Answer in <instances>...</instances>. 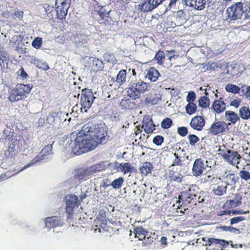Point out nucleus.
Returning a JSON list of instances; mask_svg holds the SVG:
<instances>
[{
	"mask_svg": "<svg viewBox=\"0 0 250 250\" xmlns=\"http://www.w3.org/2000/svg\"><path fill=\"white\" fill-rule=\"evenodd\" d=\"M106 135L104 128L100 127L98 124L85 125L71 146L72 151L75 154L80 155L92 150L98 144H104L106 142Z\"/></svg>",
	"mask_w": 250,
	"mask_h": 250,
	"instance_id": "1",
	"label": "nucleus"
},
{
	"mask_svg": "<svg viewBox=\"0 0 250 250\" xmlns=\"http://www.w3.org/2000/svg\"><path fill=\"white\" fill-rule=\"evenodd\" d=\"M32 86L30 84H18L15 87H10L8 90L9 100L12 102L21 100L31 91Z\"/></svg>",
	"mask_w": 250,
	"mask_h": 250,
	"instance_id": "2",
	"label": "nucleus"
},
{
	"mask_svg": "<svg viewBox=\"0 0 250 250\" xmlns=\"http://www.w3.org/2000/svg\"><path fill=\"white\" fill-rule=\"evenodd\" d=\"M244 12L243 3L241 2H236L227 8L226 21L230 23H233L241 19Z\"/></svg>",
	"mask_w": 250,
	"mask_h": 250,
	"instance_id": "3",
	"label": "nucleus"
},
{
	"mask_svg": "<svg viewBox=\"0 0 250 250\" xmlns=\"http://www.w3.org/2000/svg\"><path fill=\"white\" fill-rule=\"evenodd\" d=\"M148 85L142 81L131 82L127 90L128 95L134 100L138 99L141 93H144L148 89Z\"/></svg>",
	"mask_w": 250,
	"mask_h": 250,
	"instance_id": "4",
	"label": "nucleus"
},
{
	"mask_svg": "<svg viewBox=\"0 0 250 250\" xmlns=\"http://www.w3.org/2000/svg\"><path fill=\"white\" fill-rule=\"evenodd\" d=\"M206 181H209L212 192L215 195L222 196L226 193L227 186L220 181V179L208 175Z\"/></svg>",
	"mask_w": 250,
	"mask_h": 250,
	"instance_id": "5",
	"label": "nucleus"
},
{
	"mask_svg": "<svg viewBox=\"0 0 250 250\" xmlns=\"http://www.w3.org/2000/svg\"><path fill=\"white\" fill-rule=\"evenodd\" d=\"M53 144V142H52V144H50L46 145L42 150L41 155H38L33 158L31 161L28 163H27L26 165L23 166L22 168H21L19 172H21L25 169L26 168L35 165L38 162H41L43 160L47 159L49 156H51V154H53L52 152V145Z\"/></svg>",
	"mask_w": 250,
	"mask_h": 250,
	"instance_id": "6",
	"label": "nucleus"
},
{
	"mask_svg": "<svg viewBox=\"0 0 250 250\" xmlns=\"http://www.w3.org/2000/svg\"><path fill=\"white\" fill-rule=\"evenodd\" d=\"M208 161H204L201 158L195 159L192 168L193 175L198 177L202 175L204 172L210 170L211 166H208Z\"/></svg>",
	"mask_w": 250,
	"mask_h": 250,
	"instance_id": "7",
	"label": "nucleus"
},
{
	"mask_svg": "<svg viewBox=\"0 0 250 250\" xmlns=\"http://www.w3.org/2000/svg\"><path fill=\"white\" fill-rule=\"evenodd\" d=\"M95 98L93 92L91 90L83 89L81 100V111L87 112V109L91 106Z\"/></svg>",
	"mask_w": 250,
	"mask_h": 250,
	"instance_id": "8",
	"label": "nucleus"
},
{
	"mask_svg": "<svg viewBox=\"0 0 250 250\" xmlns=\"http://www.w3.org/2000/svg\"><path fill=\"white\" fill-rule=\"evenodd\" d=\"M65 210L68 216L67 219H69L74 213V210L79 205L78 198L77 196L70 194L65 196Z\"/></svg>",
	"mask_w": 250,
	"mask_h": 250,
	"instance_id": "9",
	"label": "nucleus"
},
{
	"mask_svg": "<svg viewBox=\"0 0 250 250\" xmlns=\"http://www.w3.org/2000/svg\"><path fill=\"white\" fill-rule=\"evenodd\" d=\"M225 186L235 187L239 177L229 171H225L218 178Z\"/></svg>",
	"mask_w": 250,
	"mask_h": 250,
	"instance_id": "10",
	"label": "nucleus"
},
{
	"mask_svg": "<svg viewBox=\"0 0 250 250\" xmlns=\"http://www.w3.org/2000/svg\"><path fill=\"white\" fill-rule=\"evenodd\" d=\"M134 233L136 238H138L139 240H143L145 241L143 242V246H146L150 244L153 242V238L148 235V232L142 227L136 228L134 230Z\"/></svg>",
	"mask_w": 250,
	"mask_h": 250,
	"instance_id": "11",
	"label": "nucleus"
},
{
	"mask_svg": "<svg viewBox=\"0 0 250 250\" xmlns=\"http://www.w3.org/2000/svg\"><path fill=\"white\" fill-rule=\"evenodd\" d=\"M202 240L203 241V245L211 246L214 244L216 248H221L220 250H223V248L227 246L229 243H232L231 241H226L223 239H218L213 238H202Z\"/></svg>",
	"mask_w": 250,
	"mask_h": 250,
	"instance_id": "12",
	"label": "nucleus"
},
{
	"mask_svg": "<svg viewBox=\"0 0 250 250\" xmlns=\"http://www.w3.org/2000/svg\"><path fill=\"white\" fill-rule=\"evenodd\" d=\"M71 0H56L55 5L58 6V12L60 18H65Z\"/></svg>",
	"mask_w": 250,
	"mask_h": 250,
	"instance_id": "13",
	"label": "nucleus"
},
{
	"mask_svg": "<svg viewBox=\"0 0 250 250\" xmlns=\"http://www.w3.org/2000/svg\"><path fill=\"white\" fill-rule=\"evenodd\" d=\"M241 156L237 151L229 150L224 154V160L230 165L236 166L239 164Z\"/></svg>",
	"mask_w": 250,
	"mask_h": 250,
	"instance_id": "14",
	"label": "nucleus"
},
{
	"mask_svg": "<svg viewBox=\"0 0 250 250\" xmlns=\"http://www.w3.org/2000/svg\"><path fill=\"white\" fill-rule=\"evenodd\" d=\"M206 0H182L181 3L187 6L193 7L197 10H202L206 5Z\"/></svg>",
	"mask_w": 250,
	"mask_h": 250,
	"instance_id": "15",
	"label": "nucleus"
},
{
	"mask_svg": "<svg viewBox=\"0 0 250 250\" xmlns=\"http://www.w3.org/2000/svg\"><path fill=\"white\" fill-rule=\"evenodd\" d=\"M70 39L77 47L82 46L89 41L88 36L82 33H76L72 35Z\"/></svg>",
	"mask_w": 250,
	"mask_h": 250,
	"instance_id": "16",
	"label": "nucleus"
},
{
	"mask_svg": "<svg viewBox=\"0 0 250 250\" xmlns=\"http://www.w3.org/2000/svg\"><path fill=\"white\" fill-rule=\"evenodd\" d=\"M89 167L86 168H80L77 170L75 175V179L80 182L86 180L92 176Z\"/></svg>",
	"mask_w": 250,
	"mask_h": 250,
	"instance_id": "17",
	"label": "nucleus"
},
{
	"mask_svg": "<svg viewBox=\"0 0 250 250\" xmlns=\"http://www.w3.org/2000/svg\"><path fill=\"white\" fill-rule=\"evenodd\" d=\"M45 226L48 229L54 227H61L63 224V221L60 217H48L45 220Z\"/></svg>",
	"mask_w": 250,
	"mask_h": 250,
	"instance_id": "18",
	"label": "nucleus"
},
{
	"mask_svg": "<svg viewBox=\"0 0 250 250\" xmlns=\"http://www.w3.org/2000/svg\"><path fill=\"white\" fill-rule=\"evenodd\" d=\"M205 121L201 116H197L192 118L190 123V126L194 129L201 131L205 125Z\"/></svg>",
	"mask_w": 250,
	"mask_h": 250,
	"instance_id": "19",
	"label": "nucleus"
},
{
	"mask_svg": "<svg viewBox=\"0 0 250 250\" xmlns=\"http://www.w3.org/2000/svg\"><path fill=\"white\" fill-rule=\"evenodd\" d=\"M226 124L223 122H217L213 123L209 128L210 132L213 135L223 133L225 129Z\"/></svg>",
	"mask_w": 250,
	"mask_h": 250,
	"instance_id": "20",
	"label": "nucleus"
},
{
	"mask_svg": "<svg viewBox=\"0 0 250 250\" xmlns=\"http://www.w3.org/2000/svg\"><path fill=\"white\" fill-rule=\"evenodd\" d=\"M118 171H121L124 174L128 173L137 172V170L132 165L129 163H122L119 164L117 166Z\"/></svg>",
	"mask_w": 250,
	"mask_h": 250,
	"instance_id": "21",
	"label": "nucleus"
},
{
	"mask_svg": "<svg viewBox=\"0 0 250 250\" xmlns=\"http://www.w3.org/2000/svg\"><path fill=\"white\" fill-rule=\"evenodd\" d=\"M191 188V187L190 188L188 191L184 192L182 195L184 198L183 201L186 205L192 204L196 205L197 198L196 194L192 193Z\"/></svg>",
	"mask_w": 250,
	"mask_h": 250,
	"instance_id": "22",
	"label": "nucleus"
},
{
	"mask_svg": "<svg viewBox=\"0 0 250 250\" xmlns=\"http://www.w3.org/2000/svg\"><path fill=\"white\" fill-rule=\"evenodd\" d=\"M9 60L8 52L2 45H0V66L1 68L7 67Z\"/></svg>",
	"mask_w": 250,
	"mask_h": 250,
	"instance_id": "23",
	"label": "nucleus"
},
{
	"mask_svg": "<svg viewBox=\"0 0 250 250\" xmlns=\"http://www.w3.org/2000/svg\"><path fill=\"white\" fill-rule=\"evenodd\" d=\"M155 125L153 124L152 119L146 118L144 119L142 128H144V131L147 134L152 133L155 130Z\"/></svg>",
	"mask_w": 250,
	"mask_h": 250,
	"instance_id": "24",
	"label": "nucleus"
},
{
	"mask_svg": "<svg viewBox=\"0 0 250 250\" xmlns=\"http://www.w3.org/2000/svg\"><path fill=\"white\" fill-rule=\"evenodd\" d=\"M211 107L217 113H220L226 109V104L223 98H220L219 100L213 102Z\"/></svg>",
	"mask_w": 250,
	"mask_h": 250,
	"instance_id": "25",
	"label": "nucleus"
},
{
	"mask_svg": "<svg viewBox=\"0 0 250 250\" xmlns=\"http://www.w3.org/2000/svg\"><path fill=\"white\" fill-rule=\"evenodd\" d=\"M61 115L62 113L53 112L48 115L46 119V121L50 125H57L60 123L62 120L61 119Z\"/></svg>",
	"mask_w": 250,
	"mask_h": 250,
	"instance_id": "26",
	"label": "nucleus"
},
{
	"mask_svg": "<svg viewBox=\"0 0 250 250\" xmlns=\"http://www.w3.org/2000/svg\"><path fill=\"white\" fill-rule=\"evenodd\" d=\"M99 214H101V216L96 218V219L94 221V223L96 224V226L99 225L101 227L104 228L107 223L106 215L104 210H100Z\"/></svg>",
	"mask_w": 250,
	"mask_h": 250,
	"instance_id": "27",
	"label": "nucleus"
},
{
	"mask_svg": "<svg viewBox=\"0 0 250 250\" xmlns=\"http://www.w3.org/2000/svg\"><path fill=\"white\" fill-rule=\"evenodd\" d=\"M160 73L159 71L154 67H150L147 71L146 77L151 82H156Z\"/></svg>",
	"mask_w": 250,
	"mask_h": 250,
	"instance_id": "28",
	"label": "nucleus"
},
{
	"mask_svg": "<svg viewBox=\"0 0 250 250\" xmlns=\"http://www.w3.org/2000/svg\"><path fill=\"white\" fill-rule=\"evenodd\" d=\"M242 196L239 194H235L234 195V198L228 201L227 203L231 208H234L241 204Z\"/></svg>",
	"mask_w": 250,
	"mask_h": 250,
	"instance_id": "29",
	"label": "nucleus"
},
{
	"mask_svg": "<svg viewBox=\"0 0 250 250\" xmlns=\"http://www.w3.org/2000/svg\"><path fill=\"white\" fill-rule=\"evenodd\" d=\"M44 8L45 10V11L49 17L51 16L52 18L54 15H55L58 19L60 20L62 19L63 18H60V14H59V12H58V6H57L56 9H54L53 6H50L48 4H45L44 6Z\"/></svg>",
	"mask_w": 250,
	"mask_h": 250,
	"instance_id": "30",
	"label": "nucleus"
},
{
	"mask_svg": "<svg viewBox=\"0 0 250 250\" xmlns=\"http://www.w3.org/2000/svg\"><path fill=\"white\" fill-rule=\"evenodd\" d=\"M152 169V165L150 162H146L143 163L140 167V171L143 174L146 176L148 173H151Z\"/></svg>",
	"mask_w": 250,
	"mask_h": 250,
	"instance_id": "31",
	"label": "nucleus"
},
{
	"mask_svg": "<svg viewBox=\"0 0 250 250\" xmlns=\"http://www.w3.org/2000/svg\"><path fill=\"white\" fill-rule=\"evenodd\" d=\"M225 116L227 119L230 121L232 124H234L237 121L240 120L238 115L232 111H227L225 112Z\"/></svg>",
	"mask_w": 250,
	"mask_h": 250,
	"instance_id": "32",
	"label": "nucleus"
},
{
	"mask_svg": "<svg viewBox=\"0 0 250 250\" xmlns=\"http://www.w3.org/2000/svg\"><path fill=\"white\" fill-rule=\"evenodd\" d=\"M152 7L153 6H150L148 4L147 0H144L137 5V9L141 12H148L152 11L151 9Z\"/></svg>",
	"mask_w": 250,
	"mask_h": 250,
	"instance_id": "33",
	"label": "nucleus"
},
{
	"mask_svg": "<svg viewBox=\"0 0 250 250\" xmlns=\"http://www.w3.org/2000/svg\"><path fill=\"white\" fill-rule=\"evenodd\" d=\"M106 165L104 162H101L89 167L91 172L93 175L94 173L101 171L105 168Z\"/></svg>",
	"mask_w": 250,
	"mask_h": 250,
	"instance_id": "34",
	"label": "nucleus"
},
{
	"mask_svg": "<svg viewBox=\"0 0 250 250\" xmlns=\"http://www.w3.org/2000/svg\"><path fill=\"white\" fill-rule=\"evenodd\" d=\"M124 182V179L123 177H120L117 179L113 180L110 184L107 185L106 186H111L112 188L114 189H119L121 188L123 183Z\"/></svg>",
	"mask_w": 250,
	"mask_h": 250,
	"instance_id": "35",
	"label": "nucleus"
},
{
	"mask_svg": "<svg viewBox=\"0 0 250 250\" xmlns=\"http://www.w3.org/2000/svg\"><path fill=\"white\" fill-rule=\"evenodd\" d=\"M239 115L242 119L248 120L250 117V109L248 107L243 106L239 109Z\"/></svg>",
	"mask_w": 250,
	"mask_h": 250,
	"instance_id": "36",
	"label": "nucleus"
},
{
	"mask_svg": "<svg viewBox=\"0 0 250 250\" xmlns=\"http://www.w3.org/2000/svg\"><path fill=\"white\" fill-rule=\"evenodd\" d=\"M126 72L125 70H121L118 73L116 77V82L122 85L125 82Z\"/></svg>",
	"mask_w": 250,
	"mask_h": 250,
	"instance_id": "37",
	"label": "nucleus"
},
{
	"mask_svg": "<svg viewBox=\"0 0 250 250\" xmlns=\"http://www.w3.org/2000/svg\"><path fill=\"white\" fill-rule=\"evenodd\" d=\"M240 177L244 181H248L250 180V171L243 167L239 172Z\"/></svg>",
	"mask_w": 250,
	"mask_h": 250,
	"instance_id": "38",
	"label": "nucleus"
},
{
	"mask_svg": "<svg viewBox=\"0 0 250 250\" xmlns=\"http://www.w3.org/2000/svg\"><path fill=\"white\" fill-rule=\"evenodd\" d=\"M91 67L92 69L95 70H101L103 68V62L98 59H93Z\"/></svg>",
	"mask_w": 250,
	"mask_h": 250,
	"instance_id": "39",
	"label": "nucleus"
},
{
	"mask_svg": "<svg viewBox=\"0 0 250 250\" xmlns=\"http://www.w3.org/2000/svg\"><path fill=\"white\" fill-rule=\"evenodd\" d=\"M209 99L206 96H202L198 100V104L200 107L207 108L209 105Z\"/></svg>",
	"mask_w": 250,
	"mask_h": 250,
	"instance_id": "40",
	"label": "nucleus"
},
{
	"mask_svg": "<svg viewBox=\"0 0 250 250\" xmlns=\"http://www.w3.org/2000/svg\"><path fill=\"white\" fill-rule=\"evenodd\" d=\"M109 12L110 11H106L104 8L102 7L98 11L97 13L102 19L106 21H108L109 19Z\"/></svg>",
	"mask_w": 250,
	"mask_h": 250,
	"instance_id": "41",
	"label": "nucleus"
},
{
	"mask_svg": "<svg viewBox=\"0 0 250 250\" xmlns=\"http://www.w3.org/2000/svg\"><path fill=\"white\" fill-rule=\"evenodd\" d=\"M197 106L194 103H188L186 106V112L189 115H192L195 112Z\"/></svg>",
	"mask_w": 250,
	"mask_h": 250,
	"instance_id": "42",
	"label": "nucleus"
},
{
	"mask_svg": "<svg viewBox=\"0 0 250 250\" xmlns=\"http://www.w3.org/2000/svg\"><path fill=\"white\" fill-rule=\"evenodd\" d=\"M120 106L123 109L132 108L133 103L129 99H124L121 101Z\"/></svg>",
	"mask_w": 250,
	"mask_h": 250,
	"instance_id": "43",
	"label": "nucleus"
},
{
	"mask_svg": "<svg viewBox=\"0 0 250 250\" xmlns=\"http://www.w3.org/2000/svg\"><path fill=\"white\" fill-rule=\"evenodd\" d=\"M226 91L233 93H238L239 92L240 88L236 85L232 84H227L225 86Z\"/></svg>",
	"mask_w": 250,
	"mask_h": 250,
	"instance_id": "44",
	"label": "nucleus"
},
{
	"mask_svg": "<svg viewBox=\"0 0 250 250\" xmlns=\"http://www.w3.org/2000/svg\"><path fill=\"white\" fill-rule=\"evenodd\" d=\"M172 125V121L169 118H166L164 119L161 124V127L163 129H168L170 128Z\"/></svg>",
	"mask_w": 250,
	"mask_h": 250,
	"instance_id": "45",
	"label": "nucleus"
},
{
	"mask_svg": "<svg viewBox=\"0 0 250 250\" xmlns=\"http://www.w3.org/2000/svg\"><path fill=\"white\" fill-rule=\"evenodd\" d=\"M165 56L163 51H159L155 56L154 60L157 61V63L159 64H163V60L165 58Z\"/></svg>",
	"mask_w": 250,
	"mask_h": 250,
	"instance_id": "46",
	"label": "nucleus"
},
{
	"mask_svg": "<svg viewBox=\"0 0 250 250\" xmlns=\"http://www.w3.org/2000/svg\"><path fill=\"white\" fill-rule=\"evenodd\" d=\"M160 100L159 95H154L152 96L147 97L146 98V102L151 104H156L158 103V101Z\"/></svg>",
	"mask_w": 250,
	"mask_h": 250,
	"instance_id": "47",
	"label": "nucleus"
},
{
	"mask_svg": "<svg viewBox=\"0 0 250 250\" xmlns=\"http://www.w3.org/2000/svg\"><path fill=\"white\" fill-rule=\"evenodd\" d=\"M36 66L39 68L42 69L44 70H47L49 69V67L47 63L43 60H39L36 64Z\"/></svg>",
	"mask_w": 250,
	"mask_h": 250,
	"instance_id": "48",
	"label": "nucleus"
},
{
	"mask_svg": "<svg viewBox=\"0 0 250 250\" xmlns=\"http://www.w3.org/2000/svg\"><path fill=\"white\" fill-rule=\"evenodd\" d=\"M42 42V39L41 38L37 37L33 40L32 42V45L34 48L39 49L41 47Z\"/></svg>",
	"mask_w": 250,
	"mask_h": 250,
	"instance_id": "49",
	"label": "nucleus"
},
{
	"mask_svg": "<svg viewBox=\"0 0 250 250\" xmlns=\"http://www.w3.org/2000/svg\"><path fill=\"white\" fill-rule=\"evenodd\" d=\"M196 99V95L194 91H190L188 92V95L186 98V100L188 103H193V101Z\"/></svg>",
	"mask_w": 250,
	"mask_h": 250,
	"instance_id": "50",
	"label": "nucleus"
},
{
	"mask_svg": "<svg viewBox=\"0 0 250 250\" xmlns=\"http://www.w3.org/2000/svg\"><path fill=\"white\" fill-rule=\"evenodd\" d=\"M188 139L189 144L191 146H194L197 142L199 141V138L195 135L191 134L188 136Z\"/></svg>",
	"mask_w": 250,
	"mask_h": 250,
	"instance_id": "51",
	"label": "nucleus"
},
{
	"mask_svg": "<svg viewBox=\"0 0 250 250\" xmlns=\"http://www.w3.org/2000/svg\"><path fill=\"white\" fill-rule=\"evenodd\" d=\"M23 12L18 10H16L14 13H11V16L14 19L18 18L21 19L23 17Z\"/></svg>",
	"mask_w": 250,
	"mask_h": 250,
	"instance_id": "52",
	"label": "nucleus"
},
{
	"mask_svg": "<svg viewBox=\"0 0 250 250\" xmlns=\"http://www.w3.org/2000/svg\"><path fill=\"white\" fill-rule=\"evenodd\" d=\"M164 142V138L160 135H157L153 139V143L157 146H160Z\"/></svg>",
	"mask_w": 250,
	"mask_h": 250,
	"instance_id": "53",
	"label": "nucleus"
},
{
	"mask_svg": "<svg viewBox=\"0 0 250 250\" xmlns=\"http://www.w3.org/2000/svg\"><path fill=\"white\" fill-rule=\"evenodd\" d=\"M222 228L223 230L225 231H230L236 234H239L240 233V230L238 229L233 228L232 227L223 226Z\"/></svg>",
	"mask_w": 250,
	"mask_h": 250,
	"instance_id": "54",
	"label": "nucleus"
},
{
	"mask_svg": "<svg viewBox=\"0 0 250 250\" xmlns=\"http://www.w3.org/2000/svg\"><path fill=\"white\" fill-rule=\"evenodd\" d=\"M177 131L179 135L182 137H184L186 136L188 133V129L184 126L179 127L177 129Z\"/></svg>",
	"mask_w": 250,
	"mask_h": 250,
	"instance_id": "55",
	"label": "nucleus"
},
{
	"mask_svg": "<svg viewBox=\"0 0 250 250\" xmlns=\"http://www.w3.org/2000/svg\"><path fill=\"white\" fill-rule=\"evenodd\" d=\"M245 220V218L243 216H237L233 218H232L230 221V224L233 225L236 223H238L239 222H240L243 220Z\"/></svg>",
	"mask_w": 250,
	"mask_h": 250,
	"instance_id": "56",
	"label": "nucleus"
},
{
	"mask_svg": "<svg viewBox=\"0 0 250 250\" xmlns=\"http://www.w3.org/2000/svg\"><path fill=\"white\" fill-rule=\"evenodd\" d=\"M229 150L224 145H223L219 146L218 149V154L221 155L224 158V154H226L227 151Z\"/></svg>",
	"mask_w": 250,
	"mask_h": 250,
	"instance_id": "57",
	"label": "nucleus"
},
{
	"mask_svg": "<svg viewBox=\"0 0 250 250\" xmlns=\"http://www.w3.org/2000/svg\"><path fill=\"white\" fill-rule=\"evenodd\" d=\"M147 1L150 6H153L151 7L152 10L159 5V0H147Z\"/></svg>",
	"mask_w": 250,
	"mask_h": 250,
	"instance_id": "58",
	"label": "nucleus"
},
{
	"mask_svg": "<svg viewBox=\"0 0 250 250\" xmlns=\"http://www.w3.org/2000/svg\"><path fill=\"white\" fill-rule=\"evenodd\" d=\"M38 60H39L36 57L33 56H29L27 57V61L29 62L33 63L36 65L38 62Z\"/></svg>",
	"mask_w": 250,
	"mask_h": 250,
	"instance_id": "59",
	"label": "nucleus"
},
{
	"mask_svg": "<svg viewBox=\"0 0 250 250\" xmlns=\"http://www.w3.org/2000/svg\"><path fill=\"white\" fill-rule=\"evenodd\" d=\"M104 58L108 62H109L112 63H114L116 62V60L113 55H111L109 54H106L104 55Z\"/></svg>",
	"mask_w": 250,
	"mask_h": 250,
	"instance_id": "60",
	"label": "nucleus"
},
{
	"mask_svg": "<svg viewBox=\"0 0 250 250\" xmlns=\"http://www.w3.org/2000/svg\"><path fill=\"white\" fill-rule=\"evenodd\" d=\"M171 178L173 181L177 182H180L182 179L181 175L179 173H173L171 176Z\"/></svg>",
	"mask_w": 250,
	"mask_h": 250,
	"instance_id": "61",
	"label": "nucleus"
},
{
	"mask_svg": "<svg viewBox=\"0 0 250 250\" xmlns=\"http://www.w3.org/2000/svg\"><path fill=\"white\" fill-rule=\"evenodd\" d=\"M174 156L175 157V159L173 162L172 166H180L182 164V161L179 158L178 154L176 153L174 154Z\"/></svg>",
	"mask_w": 250,
	"mask_h": 250,
	"instance_id": "62",
	"label": "nucleus"
},
{
	"mask_svg": "<svg viewBox=\"0 0 250 250\" xmlns=\"http://www.w3.org/2000/svg\"><path fill=\"white\" fill-rule=\"evenodd\" d=\"M18 74L22 78H26L27 76V73L24 71L23 68H21L18 71Z\"/></svg>",
	"mask_w": 250,
	"mask_h": 250,
	"instance_id": "63",
	"label": "nucleus"
},
{
	"mask_svg": "<svg viewBox=\"0 0 250 250\" xmlns=\"http://www.w3.org/2000/svg\"><path fill=\"white\" fill-rule=\"evenodd\" d=\"M245 95L246 98L249 100H250V86H247Z\"/></svg>",
	"mask_w": 250,
	"mask_h": 250,
	"instance_id": "64",
	"label": "nucleus"
}]
</instances>
